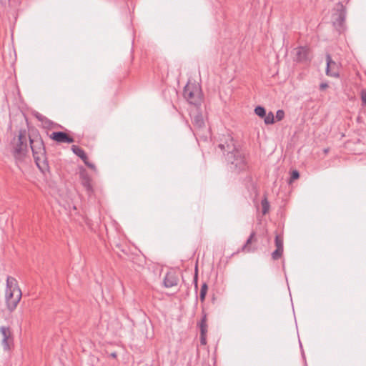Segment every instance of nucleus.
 Listing matches in <instances>:
<instances>
[{
  "label": "nucleus",
  "mask_w": 366,
  "mask_h": 366,
  "mask_svg": "<svg viewBox=\"0 0 366 366\" xmlns=\"http://www.w3.org/2000/svg\"><path fill=\"white\" fill-rule=\"evenodd\" d=\"M218 148L226 157L231 172L239 174L247 169V162L243 154L236 149L233 139L227 137L224 143H220Z\"/></svg>",
  "instance_id": "f257e3e1"
},
{
  "label": "nucleus",
  "mask_w": 366,
  "mask_h": 366,
  "mask_svg": "<svg viewBox=\"0 0 366 366\" xmlns=\"http://www.w3.org/2000/svg\"><path fill=\"white\" fill-rule=\"evenodd\" d=\"M29 139L34 161L38 168L43 172L49 169L46 149L44 141L36 129L29 132Z\"/></svg>",
  "instance_id": "f03ea898"
},
{
  "label": "nucleus",
  "mask_w": 366,
  "mask_h": 366,
  "mask_svg": "<svg viewBox=\"0 0 366 366\" xmlns=\"http://www.w3.org/2000/svg\"><path fill=\"white\" fill-rule=\"evenodd\" d=\"M22 296L18 282L14 277L8 276L6 287V303L8 310L13 312L17 307Z\"/></svg>",
  "instance_id": "7ed1b4c3"
},
{
  "label": "nucleus",
  "mask_w": 366,
  "mask_h": 366,
  "mask_svg": "<svg viewBox=\"0 0 366 366\" xmlns=\"http://www.w3.org/2000/svg\"><path fill=\"white\" fill-rule=\"evenodd\" d=\"M11 153L17 164L22 162L26 157L27 149L26 131L20 129L16 138H14L10 144Z\"/></svg>",
  "instance_id": "20e7f679"
},
{
  "label": "nucleus",
  "mask_w": 366,
  "mask_h": 366,
  "mask_svg": "<svg viewBox=\"0 0 366 366\" xmlns=\"http://www.w3.org/2000/svg\"><path fill=\"white\" fill-rule=\"evenodd\" d=\"M183 95L184 99L190 104L198 106L202 100V94L200 86L194 83H188L184 88Z\"/></svg>",
  "instance_id": "39448f33"
},
{
  "label": "nucleus",
  "mask_w": 366,
  "mask_h": 366,
  "mask_svg": "<svg viewBox=\"0 0 366 366\" xmlns=\"http://www.w3.org/2000/svg\"><path fill=\"white\" fill-rule=\"evenodd\" d=\"M327 68L326 74L332 77L339 76V66L332 59L330 54L326 55Z\"/></svg>",
  "instance_id": "423d86ee"
},
{
  "label": "nucleus",
  "mask_w": 366,
  "mask_h": 366,
  "mask_svg": "<svg viewBox=\"0 0 366 366\" xmlns=\"http://www.w3.org/2000/svg\"><path fill=\"white\" fill-rule=\"evenodd\" d=\"M51 139L56 142L57 143H73L74 139L69 134L64 132H55L49 135Z\"/></svg>",
  "instance_id": "0eeeda50"
},
{
  "label": "nucleus",
  "mask_w": 366,
  "mask_h": 366,
  "mask_svg": "<svg viewBox=\"0 0 366 366\" xmlns=\"http://www.w3.org/2000/svg\"><path fill=\"white\" fill-rule=\"evenodd\" d=\"M335 10L336 12L333 14L335 23L341 25L345 20L346 9L342 3H338L336 4Z\"/></svg>",
  "instance_id": "6e6552de"
},
{
  "label": "nucleus",
  "mask_w": 366,
  "mask_h": 366,
  "mask_svg": "<svg viewBox=\"0 0 366 366\" xmlns=\"http://www.w3.org/2000/svg\"><path fill=\"white\" fill-rule=\"evenodd\" d=\"M0 332L3 336L2 345L4 350H8L10 349V345L12 342L11 332L9 327H1Z\"/></svg>",
  "instance_id": "1a4fd4ad"
},
{
  "label": "nucleus",
  "mask_w": 366,
  "mask_h": 366,
  "mask_svg": "<svg viewBox=\"0 0 366 366\" xmlns=\"http://www.w3.org/2000/svg\"><path fill=\"white\" fill-rule=\"evenodd\" d=\"M179 282L177 275L174 272H169L166 274L164 279V285L165 287L169 288L177 286Z\"/></svg>",
  "instance_id": "9d476101"
},
{
  "label": "nucleus",
  "mask_w": 366,
  "mask_h": 366,
  "mask_svg": "<svg viewBox=\"0 0 366 366\" xmlns=\"http://www.w3.org/2000/svg\"><path fill=\"white\" fill-rule=\"evenodd\" d=\"M309 49L306 47H298L295 49V60L302 62L308 60Z\"/></svg>",
  "instance_id": "9b49d317"
},
{
  "label": "nucleus",
  "mask_w": 366,
  "mask_h": 366,
  "mask_svg": "<svg viewBox=\"0 0 366 366\" xmlns=\"http://www.w3.org/2000/svg\"><path fill=\"white\" fill-rule=\"evenodd\" d=\"M256 240L257 239H255V232H252L249 238L247 239L245 244L242 247L241 249H239V252H254L256 248L252 247L251 244L252 242L256 241Z\"/></svg>",
  "instance_id": "f8f14e48"
},
{
  "label": "nucleus",
  "mask_w": 366,
  "mask_h": 366,
  "mask_svg": "<svg viewBox=\"0 0 366 366\" xmlns=\"http://www.w3.org/2000/svg\"><path fill=\"white\" fill-rule=\"evenodd\" d=\"M34 117L42 124V126L46 129H51L56 127V124L49 119L41 114L36 112Z\"/></svg>",
  "instance_id": "ddd939ff"
},
{
  "label": "nucleus",
  "mask_w": 366,
  "mask_h": 366,
  "mask_svg": "<svg viewBox=\"0 0 366 366\" xmlns=\"http://www.w3.org/2000/svg\"><path fill=\"white\" fill-rule=\"evenodd\" d=\"M72 152L78 156L84 162L85 161H87V155L86 154L85 152L79 147L76 145H72L71 147Z\"/></svg>",
  "instance_id": "4468645a"
},
{
  "label": "nucleus",
  "mask_w": 366,
  "mask_h": 366,
  "mask_svg": "<svg viewBox=\"0 0 366 366\" xmlns=\"http://www.w3.org/2000/svg\"><path fill=\"white\" fill-rule=\"evenodd\" d=\"M192 122L196 129H201L204 126V121L201 114L195 115L193 118Z\"/></svg>",
  "instance_id": "2eb2a0df"
},
{
  "label": "nucleus",
  "mask_w": 366,
  "mask_h": 366,
  "mask_svg": "<svg viewBox=\"0 0 366 366\" xmlns=\"http://www.w3.org/2000/svg\"><path fill=\"white\" fill-rule=\"evenodd\" d=\"M198 326L200 329V333L202 335L207 332V314L204 311H202V318L198 323Z\"/></svg>",
  "instance_id": "dca6fc26"
},
{
  "label": "nucleus",
  "mask_w": 366,
  "mask_h": 366,
  "mask_svg": "<svg viewBox=\"0 0 366 366\" xmlns=\"http://www.w3.org/2000/svg\"><path fill=\"white\" fill-rule=\"evenodd\" d=\"M274 244L276 246V248L284 249V244H283V237L281 234H277L275 236L274 239Z\"/></svg>",
  "instance_id": "f3484780"
},
{
  "label": "nucleus",
  "mask_w": 366,
  "mask_h": 366,
  "mask_svg": "<svg viewBox=\"0 0 366 366\" xmlns=\"http://www.w3.org/2000/svg\"><path fill=\"white\" fill-rule=\"evenodd\" d=\"M208 287L207 283H203L201 290H200V294H199V299L202 302H204L205 300V297L207 292Z\"/></svg>",
  "instance_id": "a211bd4d"
},
{
  "label": "nucleus",
  "mask_w": 366,
  "mask_h": 366,
  "mask_svg": "<svg viewBox=\"0 0 366 366\" xmlns=\"http://www.w3.org/2000/svg\"><path fill=\"white\" fill-rule=\"evenodd\" d=\"M262 209V214H266L269 209V204L267 201V197H264L262 202H261Z\"/></svg>",
  "instance_id": "6ab92c4d"
},
{
  "label": "nucleus",
  "mask_w": 366,
  "mask_h": 366,
  "mask_svg": "<svg viewBox=\"0 0 366 366\" xmlns=\"http://www.w3.org/2000/svg\"><path fill=\"white\" fill-rule=\"evenodd\" d=\"M254 113L258 117L263 118L266 115V110L262 106H257L254 109Z\"/></svg>",
  "instance_id": "aec40b11"
},
{
  "label": "nucleus",
  "mask_w": 366,
  "mask_h": 366,
  "mask_svg": "<svg viewBox=\"0 0 366 366\" xmlns=\"http://www.w3.org/2000/svg\"><path fill=\"white\" fill-rule=\"evenodd\" d=\"M284 249L276 248V249L272 253V258L273 260H277L280 259L283 254Z\"/></svg>",
  "instance_id": "412c9836"
},
{
  "label": "nucleus",
  "mask_w": 366,
  "mask_h": 366,
  "mask_svg": "<svg viewBox=\"0 0 366 366\" xmlns=\"http://www.w3.org/2000/svg\"><path fill=\"white\" fill-rule=\"evenodd\" d=\"M264 117V122L266 124H272L274 122V114L272 112H269Z\"/></svg>",
  "instance_id": "4be33fe9"
},
{
  "label": "nucleus",
  "mask_w": 366,
  "mask_h": 366,
  "mask_svg": "<svg viewBox=\"0 0 366 366\" xmlns=\"http://www.w3.org/2000/svg\"><path fill=\"white\" fill-rule=\"evenodd\" d=\"M300 177V173L297 170H293L291 173L290 179L289 183H292V182L297 179Z\"/></svg>",
  "instance_id": "5701e85b"
},
{
  "label": "nucleus",
  "mask_w": 366,
  "mask_h": 366,
  "mask_svg": "<svg viewBox=\"0 0 366 366\" xmlns=\"http://www.w3.org/2000/svg\"><path fill=\"white\" fill-rule=\"evenodd\" d=\"M285 117V112L282 109L277 110L276 112V119L277 121H281Z\"/></svg>",
  "instance_id": "b1692460"
},
{
  "label": "nucleus",
  "mask_w": 366,
  "mask_h": 366,
  "mask_svg": "<svg viewBox=\"0 0 366 366\" xmlns=\"http://www.w3.org/2000/svg\"><path fill=\"white\" fill-rule=\"evenodd\" d=\"M83 184L86 188L87 190H90L92 189L89 178H85L83 180Z\"/></svg>",
  "instance_id": "393cba45"
},
{
  "label": "nucleus",
  "mask_w": 366,
  "mask_h": 366,
  "mask_svg": "<svg viewBox=\"0 0 366 366\" xmlns=\"http://www.w3.org/2000/svg\"><path fill=\"white\" fill-rule=\"evenodd\" d=\"M206 336L207 333H204L203 335L200 333V342L202 345H205L207 344Z\"/></svg>",
  "instance_id": "a878e982"
},
{
  "label": "nucleus",
  "mask_w": 366,
  "mask_h": 366,
  "mask_svg": "<svg viewBox=\"0 0 366 366\" xmlns=\"http://www.w3.org/2000/svg\"><path fill=\"white\" fill-rule=\"evenodd\" d=\"M361 99H362V103L364 104H366V91H362V92Z\"/></svg>",
  "instance_id": "bb28decb"
},
{
  "label": "nucleus",
  "mask_w": 366,
  "mask_h": 366,
  "mask_svg": "<svg viewBox=\"0 0 366 366\" xmlns=\"http://www.w3.org/2000/svg\"><path fill=\"white\" fill-rule=\"evenodd\" d=\"M89 168L90 169H95V165L91 162H89V160L87 159V161H85L84 162Z\"/></svg>",
  "instance_id": "cd10ccee"
},
{
  "label": "nucleus",
  "mask_w": 366,
  "mask_h": 366,
  "mask_svg": "<svg viewBox=\"0 0 366 366\" xmlns=\"http://www.w3.org/2000/svg\"><path fill=\"white\" fill-rule=\"evenodd\" d=\"M328 87V84L327 83H321L320 85V89L321 90H325Z\"/></svg>",
  "instance_id": "c85d7f7f"
},
{
  "label": "nucleus",
  "mask_w": 366,
  "mask_h": 366,
  "mask_svg": "<svg viewBox=\"0 0 366 366\" xmlns=\"http://www.w3.org/2000/svg\"><path fill=\"white\" fill-rule=\"evenodd\" d=\"M197 275L196 274V275H195V277H194L195 287H196V288L197 287Z\"/></svg>",
  "instance_id": "c756f323"
}]
</instances>
